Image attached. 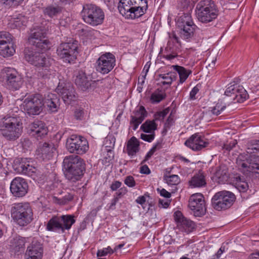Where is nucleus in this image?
<instances>
[{
  "label": "nucleus",
  "instance_id": "obj_9",
  "mask_svg": "<svg viewBox=\"0 0 259 259\" xmlns=\"http://www.w3.org/2000/svg\"><path fill=\"white\" fill-rule=\"evenodd\" d=\"M78 47V41L72 39L60 44L57 49L56 53L64 62L70 64L73 63L77 58Z\"/></svg>",
  "mask_w": 259,
  "mask_h": 259
},
{
  "label": "nucleus",
  "instance_id": "obj_54",
  "mask_svg": "<svg viewBox=\"0 0 259 259\" xmlns=\"http://www.w3.org/2000/svg\"><path fill=\"white\" fill-rule=\"evenodd\" d=\"M155 138V133H149V134H141V138L145 141L148 142H151Z\"/></svg>",
  "mask_w": 259,
  "mask_h": 259
},
{
  "label": "nucleus",
  "instance_id": "obj_53",
  "mask_svg": "<svg viewBox=\"0 0 259 259\" xmlns=\"http://www.w3.org/2000/svg\"><path fill=\"white\" fill-rule=\"evenodd\" d=\"M200 90V85L198 84H197L196 86H195L191 91L189 95V99L191 100H194L196 99V95L199 92Z\"/></svg>",
  "mask_w": 259,
  "mask_h": 259
},
{
  "label": "nucleus",
  "instance_id": "obj_63",
  "mask_svg": "<svg viewBox=\"0 0 259 259\" xmlns=\"http://www.w3.org/2000/svg\"><path fill=\"white\" fill-rule=\"evenodd\" d=\"M83 115V111L80 109H77L74 112L75 117L77 119H81Z\"/></svg>",
  "mask_w": 259,
  "mask_h": 259
},
{
  "label": "nucleus",
  "instance_id": "obj_25",
  "mask_svg": "<svg viewBox=\"0 0 259 259\" xmlns=\"http://www.w3.org/2000/svg\"><path fill=\"white\" fill-rule=\"evenodd\" d=\"M57 91L61 94L62 98L65 104H70L71 101L75 98V91L71 84H66L61 89L58 87Z\"/></svg>",
  "mask_w": 259,
  "mask_h": 259
},
{
  "label": "nucleus",
  "instance_id": "obj_61",
  "mask_svg": "<svg viewBox=\"0 0 259 259\" xmlns=\"http://www.w3.org/2000/svg\"><path fill=\"white\" fill-rule=\"evenodd\" d=\"M127 190L126 187H123L120 188L116 192V195L118 197H121L122 196L125 195Z\"/></svg>",
  "mask_w": 259,
  "mask_h": 259
},
{
  "label": "nucleus",
  "instance_id": "obj_38",
  "mask_svg": "<svg viewBox=\"0 0 259 259\" xmlns=\"http://www.w3.org/2000/svg\"><path fill=\"white\" fill-rule=\"evenodd\" d=\"M62 11V8L58 5L57 6L50 5L43 9V12L45 15L52 18L58 14L60 13Z\"/></svg>",
  "mask_w": 259,
  "mask_h": 259
},
{
  "label": "nucleus",
  "instance_id": "obj_12",
  "mask_svg": "<svg viewBox=\"0 0 259 259\" xmlns=\"http://www.w3.org/2000/svg\"><path fill=\"white\" fill-rule=\"evenodd\" d=\"M224 101H227V97L230 98L228 102L230 104L233 102H243L248 97L247 91L242 86L237 83H230L225 92Z\"/></svg>",
  "mask_w": 259,
  "mask_h": 259
},
{
  "label": "nucleus",
  "instance_id": "obj_43",
  "mask_svg": "<svg viewBox=\"0 0 259 259\" xmlns=\"http://www.w3.org/2000/svg\"><path fill=\"white\" fill-rule=\"evenodd\" d=\"M20 167L22 169L23 172L29 175L30 177H33L35 175L37 172V169L36 167L29 164H25L21 163Z\"/></svg>",
  "mask_w": 259,
  "mask_h": 259
},
{
  "label": "nucleus",
  "instance_id": "obj_7",
  "mask_svg": "<svg viewBox=\"0 0 259 259\" xmlns=\"http://www.w3.org/2000/svg\"><path fill=\"white\" fill-rule=\"evenodd\" d=\"M22 130L21 124L13 117L4 118L0 122L2 134L9 140H15L21 135Z\"/></svg>",
  "mask_w": 259,
  "mask_h": 259
},
{
  "label": "nucleus",
  "instance_id": "obj_52",
  "mask_svg": "<svg viewBox=\"0 0 259 259\" xmlns=\"http://www.w3.org/2000/svg\"><path fill=\"white\" fill-rule=\"evenodd\" d=\"M114 250L110 246H108L106 248L99 250L97 253V255L98 256H104L108 254H112Z\"/></svg>",
  "mask_w": 259,
  "mask_h": 259
},
{
  "label": "nucleus",
  "instance_id": "obj_40",
  "mask_svg": "<svg viewBox=\"0 0 259 259\" xmlns=\"http://www.w3.org/2000/svg\"><path fill=\"white\" fill-rule=\"evenodd\" d=\"M230 103L227 102H225V101L222 100H219L217 103V104L212 107L211 112L212 114L214 115H218L226 108L227 105H229Z\"/></svg>",
  "mask_w": 259,
  "mask_h": 259
},
{
  "label": "nucleus",
  "instance_id": "obj_59",
  "mask_svg": "<svg viewBox=\"0 0 259 259\" xmlns=\"http://www.w3.org/2000/svg\"><path fill=\"white\" fill-rule=\"evenodd\" d=\"M74 0H53L55 4L58 5H66L72 2Z\"/></svg>",
  "mask_w": 259,
  "mask_h": 259
},
{
  "label": "nucleus",
  "instance_id": "obj_11",
  "mask_svg": "<svg viewBox=\"0 0 259 259\" xmlns=\"http://www.w3.org/2000/svg\"><path fill=\"white\" fill-rule=\"evenodd\" d=\"M66 146L69 152L79 155L85 153L89 148L87 140L76 135H72L67 139Z\"/></svg>",
  "mask_w": 259,
  "mask_h": 259
},
{
  "label": "nucleus",
  "instance_id": "obj_1",
  "mask_svg": "<svg viewBox=\"0 0 259 259\" xmlns=\"http://www.w3.org/2000/svg\"><path fill=\"white\" fill-rule=\"evenodd\" d=\"M259 153V141L249 143L246 152L239 154L236 159L238 168L245 175L249 172L259 173V163L253 161L255 154Z\"/></svg>",
  "mask_w": 259,
  "mask_h": 259
},
{
  "label": "nucleus",
  "instance_id": "obj_33",
  "mask_svg": "<svg viewBox=\"0 0 259 259\" xmlns=\"http://www.w3.org/2000/svg\"><path fill=\"white\" fill-rule=\"evenodd\" d=\"M140 149V143L138 139L135 137H132L127 142L126 145V152L127 154L132 157L136 155Z\"/></svg>",
  "mask_w": 259,
  "mask_h": 259
},
{
  "label": "nucleus",
  "instance_id": "obj_2",
  "mask_svg": "<svg viewBox=\"0 0 259 259\" xmlns=\"http://www.w3.org/2000/svg\"><path fill=\"white\" fill-rule=\"evenodd\" d=\"M25 59L31 64L40 68L39 73L44 78L49 77L53 70L50 67L53 59L44 53L33 51L30 49L24 51Z\"/></svg>",
  "mask_w": 259,
  "mask_h": 259
},
{
  "label": "nucleus",
  "instance_id": "obj_19",
  "mask_svg": "<svg viewBox=\"0 0 259 259\" xmlns=\"http://www.w3.org/2000/svg\"><path fill=\"white\" fill-rule=\"evenodd\" d=\"M28 185L26 181L20 177H16L11 183L10 191L15 197H23L27 193Z\"/></svg>",
  "mask_w": 259,
  "mask_h": 259
},
{
  "label": "nucleus",
  "instance_id": "obj_15",
  "mask_svg": "<svg viewBox=\"0 0 259 259\" xmlns=\"http://www.w3.org/2000/svg\"><path fill=\"white\" fill-rule=\"evenodd\" d=\"M115 62V57L113 54L111 53L103 54L96 61V70L102 74H107L113 69Z\"/></svg>",
  "mask_w": 259,
  "mask_h": 259
},
{
  "label": "nucleus",
  "instance_id": "obj_20",
  "mask_svg": "<svg viewBox=\"0 0 259 259\" xmlns=\"http://www.w3.org/2000/svg\"><path fill=\"white\" fill-rule=\"evenodd\" d=\"M42 245L37 240H33L27 246L25 259H42L43 255Z\"/></svg>",
  "mask_w": 259,
  "mask_h": 259
},
{
  "label": "nucleus",
  "instance_id": "obj_24",
  "mask_svg": "<svg viewBox=\"0 0 259 259\" xmlns=\"http://www.w3.org/2000/svg\"><path fill=\"white\" fill-rule=\"evenodd\" d=\"M147 111L145 108L141 106L135 112V115L131 116V125L133 130L136 131L140 124L147 116Z\"/></svg>",
  "mask_w": 259,
  "mask_h": 259
},
{
  "label": "nucleus",
  "instance_id": "obj_6",
  "mask_svg": "<svg viewBox=\"0 0 259 259\" xmlns=\"http://www.w3.org/2000/svg\"><path fill=\"white\" fill-rule=\"evenodd\" d=\"M12 217L18 225L25 226L33 219L32 209L28 203H18L14 204L11 209Z\"/></svg>",
  "mask_w": 259,
  "mask_h": 259
},
{
  "label": "nucleus",
  "instance_id": "obj_41",
  "mask_svg": "<svg viewBox=\"0 0 259 259\" xmlns=\"http://www.w3.org/2000/svg\"><path fill=\"white\" fill-rule=\"evenodd\" d=\"M166 97L165 93L160 90L154 92L150 96V101L153 104H157L161 102Z\"/></svg>",
  "mask_w": 259,
  "mask_h": 259
},
{
  "label": "nucleus",
  "instance_id": "obj_5",
  "mask_svg": "<svg viewBox=\"0 0 259 259\" xmlns=\"http://www.w3.org/2000/svg\"><path fill=\"white\" fill-rule=\"evenodd\" d=\"M196 13L199 21L207 23L217 18L219 11L211 0H201L196 6Z\"/></svg>",
  "mask_w": 259,
  "mask_h": 259
},
{
  "label": "nucleus",
  "instance_id": "obj_31",
  "mask_svg": "<svg viewBox=\"0 0 259 259\" xmlns=\"http://www.w3.org/2000/svg\"><path fill=\"white\" fill-rule=\"evenodd\" d=\"M189 183L190 186L192 188L203 187L206 184L205 177L201 171L195 174L189 181Z\"/></svg>",
  "mask_w": 259,
  "mask_h": 259
},
{
  "label": "nucleus",
  "instance_id": "obj_27",
  "mask_svg": "<svg viewBox=\"0 0 259 259\" xmlns=\"http://www.w3.org/2000/svg\"><path fill=\"white\" fill-rule=\"evenodd\" d=\"M31 131L33 135L41 137L48 133V128L45 123L41 121H35L30 125Z\"/></svg>",
  "mask_w": 259,
  "mask_h": 259
},
{
  "label": "nucleus",
  "instance_id": "obj_45",
  "mask_svg": "<svg viewBox=\"0 0 259 259\" xmlns=\"http://www.w3.org/2000/svg\"><path fill=\"white\" fill-rule=\"evenodd\" d=\"M160 78H162L163 80L161 81L163 85L168 84L170 85L174 80H176V75L174 73L169 72L166 74H160Z\"/></svg>",
  "mask_w": 259,
  "mask_h": 259
},
{
  "label": "nucleus",
  "instance_id": "obj_35",
  "mask_svg": "<svg viewBox=\"0 0 259 259\" xmlns=\"http://www.w3.org/2000/svg\"><path fill=\"white\" fill-rule=\"evenodd\" d=\"M47 229L49 231H61L63 232V228L60 220V217H53L48 223Z\"/></svg>",
  "mask_w": 259,
  "mask_h": 259
},
{
  "label": "nucleus",
  "instance_id": "obj_30",
  "mask_svg": "<svg viewBox=\"0 0 259 259\" xmlns=\"http://www.w3.org/2000/svg\"><path fill=\"white\" fill-rule=\"evenodd\" d=\"M45 104L51 112H57L59 106V99L56 94H49L48 96L44 99Z\"/></svg>",
  "mask_w": 259,
  "mask_h": 259
},
{
  "label": "nucleus",
  "instance_id": "obj_48",
  "mask_svg": "<svg viewBox=\"0 0 259 259\" xmlns=\"http://www.w3.org/2000/svg\"><path fill=\"white\" fill-rule=\"evenodd\" d=\"M12 41V35L6 31L0 32V42H7Z\"/></svg>",
  "mask_w": 259,
  "mask_h": 259
},
{
  "label": "nucleus",
  "instance_id": "obj_56",
  "mask_svg": "<svg viewBox=\"0 0 259 259\" xmlns=\"http://www.w3.org/2000/svg\"><path fill=\"white\" fill-rule=\"evenodd\" d=\"M171 201L170 200H164L159 199L158 201V206L160 208H167L170 205Z\"/></svg>",
  "mask_w": 259,
  "mask_h": 259
},
{
  "label": "nucleus",
  "instance_id": "obj_28",
  "mask_svg": "<svg viewBox=\"0 0 259 259\" xmlns=\"http://www.w3.org/2000/svg\"><path fill=\"white\" fill-rule=\"evenodd\" d=\"M75 83L81 90L85 91L91 87V82L85 73L82 71H79L75 79Z\"/></svg>",
  "mask_w": 259,
  "mask_h": 259
},
{
  "label": "nucleus",
  "instance_id": "obj_47",
  "mask_svg": "<svg viewBox=\"0 0 259 259\" xmlns=\"http://www.w3.org/2000/svg\"><path fill=\"white\" fill-rule=\"evenodd\" d=\"M164 180L168 185H177L180 182V177L176 175L164 176Z\"/></svg>",
  "mask_w": 259,
  "mask_h": 259
},
{
  "label": "nucleus",
  "instance_id": "obj_46",
  "mask_svg": "<svg viewBox=\"0 0 259 259\" xmlns=\"http://www.w3.org/2000/svg\"><path fill=\"white\" fill-rule=\"evenodd\" d=\"M73 198L72 195L68 194L65 195L62 198H59L56 196H54L52 198L53 201L57 204L60 205H64L67 203L68 202L71 201Z\"/></svg>",
  "mask_w": 259,
  "mask_h": 259
},
{
  "label": "nucleus",
  "instance_id": "obj_58",
  "mask_svg": "<svg viewBox=\"0 0 259 259\" xmlns=\"http://www.w3.org/2000/svg\"><path fill=\"white\" fill-rule=\"evenodd\" d=\"M122 185L121 182L115 181L113 182L110 186V189L112 191H114L119 188Z\"/></svg>",
  "mask_w": 259,
  "mask_h": 259
},
{
  "label": "nucleus",
  "instance_id": "obj_18",
  "mask_svg": "<svg viewBox=\"0 0 259 259\" xmlns=\"http://www.w3.org/2000/svg\"><path fill=\"white\" fill-rule=\"evenodd\" d=\"M189 206L195 217L204 215L206 208L203 195L201 193L192 195L189 199Z\"/></svg>",
  "mask_w": 259,
  "mask_h": 259
},
{
  "label": "nucleus",
  "instance_id": "obj_22",
  "mask_svg": "<svg viewBox=\"0 0 259 259\" xmlns=\"http://www.w3.org/2000/svg\"><path fill=\"white\" fill-rule=\"evenodd\" d=\"M174 219L177 224V227L182 232L188 234L194 228V223L185 218L180 211H177L174 213Z\"/></svg>",
  "mask_w": 259,
  "mask_h": 259
},
{
  "label": "nucleus",
  "instance_id": "obj_3",
  "mask_svg": "<svg viewBox=\"0 0 259 259\" xmlns=\"http://www.w3.org/2000/svg\"><path fill=\"white\" fill-rule=\"evenodd\" d=\"M118 8L127 19H134L143 15L148 8L147 0H121Z\"/></svg>",
  "mask_w": 259,
  "mask_h": 259
},
{
  "label": "nucleus",
  "instance_id": "obj_37",
  "mask_svg": "<svg viewBox=\"0 0 259 259\" xmlns=\"http://www.w3.org/2000/svg\"><path fill=\"white\" fill-rule=\"evenodd\" d=\"M60 220L63 228V232L65 230H69L75 222L73 216L71 215H63L60 217Z\"/></svg>",
  "mask_w": 259,
  "mask_h": 259
},
{
  "label": "nucleus",
  "instance_id": "obj_8",
  "mask_svg": "<svg viewBox=\"0 0 259 259\" xmlns=\"http://www.w3.org/2000/svg\"><path fill=\"white\" fill-rule=\"evenodd\" d=\"M81 15L84 22L92 26L102 24L105 18L102 10L92 4L84 6Z\"/></svg>",
  "mask_w": 259,
  "mask_h": 259
},
{
  "label": "nucleus",
  "instance_id": "obj_29",
  "mask_svg": "<svg viewBox=\"0 0 259 259\" xmlns=\"http://www.w3.org/2000/svg\"><path fill=\"white\" fill-rule=\"evenodd\" d=\"M78 34L83 40L87 41L96 38L99 36L100 32L88 26L78 30Z\"/></svg>",
  "mask_w": 259,
  "mask_h": 259
},
{
  "label": "nucleus",
  "instance_id": "obj_57",
  "mask_svg": "<svg viewBox=\"0 0 259 259\" xmlns=\"http://www.w3.org/2000/svg\"><path fill=\"white\" fill-rule=\"evenodd\" d=\"M157 191L159 193L160 195L166 198H169L171 197V194L164 189H157Z\"/></svg>",
  "mask_w": 259,
  "mask_h": 259
},
{
  "label": "nucleus",
  "instance_id": "obj_10",
  "mask_svg": "<svg viewBox=\"0 0 259 259\" xmlns=\"http://www.w3.org/2000/svg\"><path fill=\"white\" fill-rule=\"evenodd\" d=\"M44 106V98L39 94L29 96L25 99L22 106L23 110L29 115H39Z\"/></svg>",
  "mask_w": 259,
  "mask_h": 259
},
{
  "label": "nucleus",
  "instance_id": "obj_60",
  "mask_svg": "<svg viewBox=\"0 0 259 259\" xmlns=\"http://www.w3.org/2000/svg\"><path fill=\"white\" fill-rule=\"evenodd\" d=\"M226 250V246L223 244L215 254L217 258L220 257L221 255Z\"/></svg>",
  "mask_w": 259,
  "mask_h": 259
},
{
  "label": "nucleus",
  "instance_id": "obj_44",
  "mask_svg": "<svg viewBox=\"0 0 259 259\" xmlns=\"http://www.w3.org/2000/svg\"><path fill=\"white\" fill-rule=\"evenodd\" d=\"M163 144L162 140L160 139L158 140L146 155L145 160H148L156 151L161 149L162 148Z\"/></svg>",
  "mask_w": 259,
  "mask_h": 259
},
{
  "label": "nucleus",
  "instance_id": "obj_39",
  "mask_svg": "<svg viewBox=\"0 0 259 259\" xmlns=\"http://www.w3.org/2000/svg\"><path fill=\"white\" fill-rule=\"evenodd\" d=\"M157 128V124L154 120H147L141 126V129L146 133H154Z\"/></svg>",
  "mask_w": 259,
  "mask_h": 259
},
{
  "label": "nucleus",
  "instance_id": "obj_49",
  "mask_svg": "<svg viewBox=\"0 0 259 259\" xmlns=\"http://www.w3.org/2000/svg\"><path fill=\"white\" fill-rule=\"evenodd\" d=\"M169 108H166L162 111L157 112L154 114V121L155 120H163L166 115L169 113Z\"/></svg>",
  "mask_w": 259,
  "mask_h": 259
},
{
  "label": "nucleus",
  "instance_id": "obj_51",
  "mask_svg": "<svg viewBox=\"0 0 259 259\" xmlns=\"http://www.w3.org/2000/svg\"><path fill=\"white\" fill-rule=\"evenodd\" d=\"M7 7H15L20 5L24 0H2Z\"/></svg>",
  "mask_w": 259,
  "mask_h": 259
},
{
  "label": "nucleus",
  "instance_id": "obj_62",
  "mask_svg": "<svg viewBox=\"0 0 259 259\" xmlns=\"http://www.w3.org/2000/svg\"><path fill=\"white\" fill-rule=\"evenodd\" d=\"M140 172L144 174H149L150 173V170L147 165H145L141 167Z\"/></svg>",
  "mask_w": 259,
  "mask_h": 259
},
{
  "label": "nucleus",
  "instance_id": "obj_50",
  "mask_svg": "<svg viewBox=\"0 0 259 259\" xmlns=\"http://www.w3.org/2000/svg\"><path fill=\"white\" fill-rule=\"evenodd\" d=\"M215 177L218 179L219 183L223 182L228 178L226 171L225 170H222L220 168L218 169L215 172Z\"/></svg>",
  "mask_w": 259,
  "mask_h": 259
},
{
  "label": "nucleus",
  "instance_id": "obj_14",
  "mask_svg": "<svg viewBox=\"0 0 259 259\" xmlns=\"http://www.w3.org/2000/svg\"><path fill=\"white\" fill-rule=\"evenodd\" d=\"M1 77L7 87L11 89L17 90L20 87L22 78L17 71L11 67H5L1 72Z\"/></svg>",
  "mask_w": 259,
  "mask_h": 259
},
{
  "label": "nucleus",
  "instance_id": "obj_32",
  "mask_svg": "<svg viewBox=\"0 0 259 259\" xmlns=\"http://www.w3.org/2000/svg\"><path fill=\"white\" fill-rule=\"evenodd\" d=\"M171 68L177 71L178 73L179 79L178 80V84H183L185 82L189 76L191 75L192 71L190 69H187L185 67L179 65H172Z\"/></svg>",
  "mask_w": 259,
  "mask_h": 259
},
{
  "label": "nucleus",
  "instance_id": "obj_21",
  "mask_svg": "<svg viewBox=\"0 0 259 259\" xmlns=\"http://www.w3.org/2000/svg\"><path fill=\"white\" fill-rule=\"evenodd\" d=\"M185 145L193 151H199L207 147L208 143L199 133L192 135L185 142Z\"/></svg>",
  "mask_w": 259,
  "mask_h": 259
},
{
  "label": "nucleus",
  "instance_id": "obj_34",
  "mask_svg": "<svg viewBox=\"0 0 259 259\" xmlns=\"http://www.w3.org/2000/svg\"><path fill=\"white\" fill-rule=\"evenodd\" d=\"M15 53L13 41L2 43L0 42V55L4 57L13 56Z\"/></svg>",
  "mask_w": 259,
  "mask_h": 259
},
{
  "label": "nucleus",
  "instance_id": "obj_23",
  "mask_svg": "<svg viewBox=\"0 0 259 259\" xmlns=\"http://www.w3.org/2000/svg\"><path fill=\"white\" fill-rule=\"evenodd\" d=\"M56 148L52 143H44L40 144L37 150V155L44 160L50 159L54 155Z\"/></svg>",
  "mask_w": 259,
  "mask_h": 259
},
{
  "label": "nucleus",
  "instance_id": "obj_4",
  "mask_svg": "<svg viewBox=\"0 0 259 259\" xmlns=\"http://www.w3.org/2000/svg\"><path fill=\"white\" fill-rule=\"evenodd\" d=\"M65 176L72 182L78 181L85 170V164L82 159L78 156L71 155L64 160Z\"/></svg>",
  "mask_w": 259,
  "mask_h": 259
},
{
  "label": "nucleus",
  "instance_id": "obj_55",
  "mask_svg": "<svg viewBox=\"0 0 259 259\" xmlns=\"http://www.w3.org/2000/svg\"><path fill=\"white\" fill-rule=\"evenodd\" d=\"M124 184L129 187H134L136 186V182L133 177L127 176L124 181Z\"/></svg>",
  "mask_w": 259,
  "mask_h": 259
},
{
  "label": "nucleus",
  "instance_id": "obj_36",
  "mask_svg": "<svg viewBox=\"0 0 259 259\" xmlns=\"http://www.w3.org/2000/svg\"><path fill=\"white\" fill-rule=\"evenodd\" d=\"M28 238L17 236L11 241V246L16 251H19L23 248L25 243L28 241Z\"/></svg>",
  "mask_w": 259,
  "mask_h": 259
},
{
  "label": "nucleus",
  "instance_id": "obj_13",
  "mask_svg": "<svg viewBox=\"0 0 259 259\" xmlns=\"http://www.w3.org/2000/svg\"><path fill=\"white\" fill-rule=\"evenodd\" d=\"M235 200V196L233 193L223 191L215 193L212 198L211 202L215 209L221 210L230 207Z\"/></svg>",
  "mask_w": 259,
  "mask_h": 259
},
{
  "label": "nucleus",
  "instance_id": "obj_17",
  "mask_svg": "<svg viewBox=\"0 0 259 259\" xmlns=\"http://www.w3.org/2000/svg\"><path fill=\"white\" fill-rule=\"evenodd\" d=\"M29 43L41 50H47L50 47V41L46 38V33L42 29H37L32 32L28 38Z\"/></svg>",
  "mask_w": 259,
  "mask_h": 259
},
{
  "label": "nucleus",
  "instance_id": "obj_64",
  "mask_svg": "<svg viewBox=\"0 0 259 259\" xmlns=\"http://www.w3.org/2000/svg\"><path fill=\"white\" fill-rule=\"evenodd\" d=\"M250 259H259V251L251 254L249 256Z\"/></svg>",
  "mask_w": 259,
  "mask_h": 259
},
{
  "label": "nucleus",
  "instance_id": "obj_16",
  "mask_svg": "<svg viewBox=\"0 0 259 259\" xmlns=\"http://www.w3.org/2000/svg\"><path fill=\"white\" fill-rule=\"evenodd\" d=\"M177 25L181 29V35L184 39H188L193 36L196 26L190 14H184L180 17Z\"/></svg>",
  "mask_w": 259,
  "mask_h": 259
},
{
  "label": "nucleus",
  "instance_id": "obj_42",
  "mask_svg": "<svg viewBox=\"0 0 259 259\" xmlns=\"http://www.w3.org/2000/svg\"><path fill=\"white\" fill-rule=\"evenodd\" d=\"M235 187L241 192H245L248 189L247 183L240 177H236L234 181Z\"/></svg>",
  "mask_w": 259,
  "mask_h": 259
},
{
  "label": "nucleus",
  "instance_id": "obj_26",
  "mask_svg": "<svg viewBox=\"0 0 259 259\" xmlns=\"http://www.w3.org/2000/svg\"><path fill=\"white\" fill-rule=\"evenodd\" d=\"M9 25L12 28H21L25 26L27 23V19L21 14H15L9 18Z\"/></svg>",
  "mask_w": 259,
  "mask_h": 259
}]
</instances>
